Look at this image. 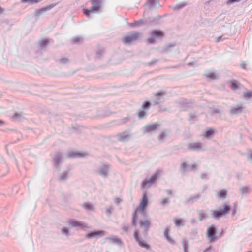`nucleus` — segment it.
<instances>
[{
	"mask_svg": "<svg viewBox=\"0 0 252 252\" xmlns=\"http://www.w3.org/2000/svg\"><path fill=\"white\" fill-rule=\"evenodd\" d=\"M230 211V206L225 203L223 204L222 208H219L218 210L211 211L212 217L216 220H219L222 217L229 213Z\"/></svg>",
	"mask_w": 252,
	"mask_h": 252,
	"instance_id": "nucleus-1",
	"label": "nucleus"
},
{
	"mask_svg": "<svg viewBox=\"0 0 252 252\" xmlns=\"http://www.w3.org/2000/svg\"><path fill=\"white\" fill-rule=\"evenodd\" d=\"M217 233V229L215 225H211L208 227L206 232V236L209 243H215L219 240Z\"/></svg>",
	"mask_w": 252,
	"mask_h": 252,
	"instance_id": "nucleus-2",
	"label": "nucleus"
},
{
	"mask_svg": "<svg viewBox=\"0 0 252 252\" xmlns=\"http://www.w3.org/2000/svg\"><path fill=\"white\" fill-rule=\"evenodd\" d=\"M141 35L139 32H132L123 39L122 42L125 44H130L132 42L138 40Z\"/></svg>",
	"mask_w": 252,
	"mask_h": 252,
	"instance_id": "nucleus-3",
	"label": "nucleus"
},
{
	"mask_svg": "<svg viewBox=\"0 0 252 252\" xmlns=\"http://www.w3.org/2000/svg\"><path fill=\"white\" fill-rule=\"evenodd\" d=\"M164 36V33L159 30H154L151 31V36L147 39L149 44H154L156 42V39L162 38Z\"/></svg>",
	"mask_w": 252,
	"mask_h": 252,
	"instance_id": "nucleus-4",
	"label": "nucleus"
},
{
	"mask_svg": "<svg viewBox=\"0 0 252 252\" xmlns=\"http://www.w3.org/2000/svg\"><path fill=\"white\" fill-rule=\"evenodd\" d=\"M63 154L62 152L57 151L52 158L54 167L59 170L61 168L60 164L63 162Z\"/></svg>",
	"mask_w": 252,
	"mask_h": 252,
	"instance_id": "nucleus-5",
	"label": "nucleus"
},
{
	"mask_svg": "<svg viewBox=\"0 0 252 252\" xmlns=\"http://www.w3.org/2000/svg\"><path fill=\"white\" fill-rule=\"evenodd\" d=\"M133 237L136 242L138 244V245L142 248H144L146 250H150V246L149 244L146 243V242L143 240L141 237H140L138 230L136 229L133 233Z\"/></svg>",
	"mask_w": 252,
	"mask_h": 252,
	"instance_id": "nucleus-6",
	"label": "nucleus"
},
{
	"mask_svg": "<svg viewBox=\"0 0 252 252\" xmlns=\"http://www.w3.org/2000/svg\"><path fill=\"white\" fill-rule=\"evenodd\" d=\"M202 145L200 142L189 143L187 145V149L192 151H202L203 150Z\"/></svg>",
	"mask_w": 252,
	"mask_h": 252,
	"instance_id": "nucleus-7",
	"label": "nucleus"
},
{
	"mask_svg": "<svg viewBox=\"0 0 252 252\" xmlns=\"http://www.w3.org/2000/svg\"><path fill=\"white\" fill-rule=\"evenodd\" d=\"M158 173L156 172L154 173L150 179H145L141 184V186L142 188H145L146 187H149L151 185L153 184L157 179L158 177Z\"/></svg>",
	"mask_w": 252,
	"mask_h": 252,
	"instance_id": "nucleus-8",
	"label": "nucleus"
},
{
	"mask_svg": "<svg viewBox=\"0 0 252 252\" xmlns=\"http://www.w3.org/2000/svg\"><path fill=\"white\" fill-rule=\"evenodd\" d=\"M69 225L73 227H77V229H83L86 227V223L78 221L73 219H70L68 222Z\"/></svg>",
	"mask_w": 252,
	"mask_h": 252,
	"instance_id": "nucleus-9",
	"label": "nucleus"
},
{
	"mask_svg": "<svg viewBox=\"0 0 252 252\" xmlns=\"http://www.w3.org/2000/svg\"><path fill=\"white\" fill-rule=\"evenodd\" d=\"M148 204V200L146 192H144L143 194L142 200L139 205L140 211L142 214L144 216L146 214L145 208Z\"/></svg>",
	"mask_w": 252,
	"mask_h": 252,
	"instance_id": "nucleus-10",
	"label": "nucleus"
},
{
	"mask_svg": "<svg viewBox=\"0 0 252 252\" xmlns=\"http://www.w3.org/2000/svg\"><path fill=\"white\" fill-rule=\"evenodd\" d=\"M160 124L156 123L154 124H149L145 125L143 128L144 133H151L156 131L159 126Z\"/></svg>",
	"mask_w": 252,
	"mask_h": 252,
	"instance_id": "nucleus-11",
	"label": "nucleus"
},
{
	"mask_svg": "<svg viewBox=\"0 0 252 252\" xmlns=\"http://www.w3.org/2000/svg\"><path fill=\"white\" fill-rule=\"evenodd\" d=\"M56 5V4H50L43 8L37 9L34 11V15L35 17H39L41 14H43L45 12L51 10Z\"/></svg>",
	"mask_w": 252,
	"mask_h": 252,
	"instance_id": "nucleus-12",
	"label": "nucleus"
},
{
	"mask_svg": "<svg viewBox=\"0 0 252 252\" xmlns=\"http://www.w3.org/2000/svg\"><path fill=\"white\" fill-rule=\"evenodd\" d=\"M104 232L103 230H94L87 234L86 238L90 239L94 237H101L104 236Z\"/></svg>",
	"mask_w": 252,
	"mask_h": 252,
	"instance_id": "nucleus-13",
	"label": "nucleus"
},
{
	"mask_svg": "<svg viewBox=\"0 0 252 252\" xmlns=\"http://www.w3.org/2000/svg\"><path fill=\"white\" fill-rule=\"evenodd\" d=\"M139 225H140V227H144V232H143L144 235H147L148 233L149 227L151 225L150 221L147 219L141 220L139 221Z\"/></svg>",
	"mask_w": 252,
	"mask_h": 252,
	"instance_id": "nucleus-14",
	"label": "nucleus"
},
{
	"mask_svg": "<svg viewBox=\"0 0 252 252\" xmlns=\"http://www.w3.org/2000/svg\"><path fill=\"white\" fill-rule=\"evenodd\" d=\"M110 166L108 164H103L98 169L99 174L106 178L108 177L109 172Z\"/></svg>",
	"mask_w": 252,
	"mask_h": 252,
	"instance_id": "nucleus-15",
	"label": "nucleus"
},
{
	"mask_svg": "<svg viewBox=\"0 0 252 252\" xmlns=\"http://www.w3.org/2000/svg\"><path fill=\"white\" fill-rule=\"evenodd\" d=\"M197 165L194 163L191 165H187L185 162H184L181 165V170L182 172L184 173L187 171H188V168H189V170H197V169L196 168Z\"/></svg>",
	"mask_w": 252,
	"mask_h": 252,
	"instance_id": "nucleus-16",
	"label": "nucleus"
},
{
	"mask_svg": "<svg viewBox=\"0 0 252 252\" xmlns=\"http://www.w3.org/2000/svg\"><path fill=\"white\" fill-rule=\"evenodd\" d=\"M244 107L242 105H237V107H232L230 113L232 115H235L241 114L243 112Z\"/></svg>",
	"mask_w": 252,
	"mask_h": 252,
	"instance_id": "nucleus-17",
	"label": "nucleus"
},
{
	"mask_svg": "<svg viewBox=\"0 0 252 252\" xmlns=\"http://www.w3.org/2000/svg\"><path fill=\"white\" fill-rule=\"evenodd\" d=\"M91 2L93 8H94L99 12V9L103 4V1L102 0H91Z\"/></svg>",
	"mask_w": 252,
	"mask_h": 252,
	"instance_id": "nucleus-18",
	"label": "nucleus"
},
{
	"mask_svg": "<svg viewBox=\"0 0 252 252\" xmlns=\"http://www.w3.org/2000/svg\"><path fill=\"white\" fill-rule=\"evenodd\" d=\"M129 136V134L127 131H125L122 133H119L117 135V139L120 141L127 140Z\"/></svg>",
	"mask_w": 252,
	"mask_h": 252,
	"instance_id": "nucleus-19",
	"label": "nucleus"
},
{
	"mask_svg": "<svg viewBox=\"0 0 252 252\" xmlns=\"http://www.w3.org/2000/svg\"><path fill=\"white\" fill-rule=\"evenodd\" d=\"M106 239L110 240L112 243L115 244L118 246H122L123 245V242L121 239L116 236L113 237H107Z\"/></svg>",
	"mask_w": 252,
	"mask_h": 252,
	"instance_id": "nucleus-20",
	"label": "nucleus"
},
{
	"mask_svg": "<svg viewBox=\"0 0 252 252\" xmlns=\"http://www.w3.org/2000/svg\"><path fill=\"white\" fill-rule=\"evenodd\" d=\"M84 156L83 153L76 152L73 151H69L67 154L68 158H76L79 157H82Z\"/></svg>",
	"mask_w": 252,
	"mask_h": 252,
	"instance_id": "nucleus-21",
	"label": "nucleus"
},
{
	"mask_svg": "<svg viewBox=\"0 0 252 252\" xmlns=\"http://www.w3.org/2000/svg\"><path fill=\"white\" fill-rule=\"evenodd\" d=\"M200 197L201 195L199 193H197L195 195H192L186 201V203H193L195 202L196 200L199 199L200 198Z\"/></svg>",
	"mask_w": 252,
	"mask_h": 252,
	"instance_id": "nucleus-22",
	"label": "nucleus"
},
{
	"mask_svg": "<svg viewBox=\"0 0 252 252\" xmlns=\"http://www.w3.org/2000/svg\"><path fill=\"white\" fill-rule=\"evenodd\" d=\"M187 5V2L184 1L177 4L173 8L174 11H178Z\"/></svg>",
	"mask_w": 252,
	"mask_h": 252,
	"instance_id": "nucleus-23",
	"label": "nucleus"
},
{
	"mask_svg": "<svg viewBox=\"0 0 252 252\" xmlns=\"http://www.w3.org/2000/svg\"><path fill=\"white\" fill-rule=\"evenodd\" d=\"M83 206L87 210L91 211H94L95 210V207L94 205L89 202L84 203Z\"/></svg>",
	"mask_w": 252,
	"mask_h": 252,
	"instance_id": "nucleus-24",
	"label": "nucleus"
},
{
	"mask_svg": "<svg viewBox=\"0 0 252 252\" xmlns=\"http://www.w3.org/2000/svg\"><path fill=\"white\" fill-rule=\"evenodd\" d=\"M138 208L135 210V211L133 213L132 217V221H131V225L132 226H136L137 225V211Z\"/></svg>",
	"mask_w": 252,
	"mask_h": 252,
	"instance_id": "nucleus-25",
	"label": "nucleus"
},
{
	"mask_svg": "<svg viewBox=\"0 0 252 252\" xmlns=\"http://www.w3.org/2000/svg\"><path fill=\"white\" fill-rule=\"evenodd\" d=\"M230 87L233 90H235L239 88V83L235 80L230 81Z\"/></svg>",
	"mask_w": 252,
	"mask_h": 252,
	"instance_id": "nucleus-26",
	"label": "nucleus"
},
{
	"mask_svg": "<svg viewBox=\"0 0 252 252\" xmlns=\"http://www.w3.org/2000/svg\"><path fill=\"white\" fill-rule=\"evenodd\" d=\"M69 171H64L59 178V180L63 181L66 180L68 178Z\"/></svg>",
	"mask_w": 252,
	"mask_h": 252,
	"instance_id": "nucleus-27",
	"label": "nucleus"
},
{
	"mask_svg": "<svg viewBox=\"0 0 252 252\" xmlns=\"http://www.w3.org/2000/svg\"><path fill=\"white\" fill-rule=\"evenodd\" d=\"M134 24H136V27H140L147 25V22L146 20L141 19L137 21H135Z\"/></svg>",
	"mask_w": 252,
	"mask_h": 252,
	"instance_id": "nucleus-28",
	"label": "nucleus"
},
{
	"mask_svg": "<svg viewBox=\"0 0 252 252\" xmlns=\"http://www.w3.org/2000/svg\"><path fill=\"white\" fill-rule=\"evenodd\" d=\"M49 44V40L47 39H43L39 42V45L41 48L45 47Z\"/></svg>",
	"mask_w": 252,
	"mask_h": 252,
	"instance_id": "nucleus-29",
	"label": "nucleus"
},
{
	"mask_svg": "<svg viewBox=\"0 0 252 252\" xmlns=\"http://www.w3.org/2000/svg\"><path fill=\"white\" fill-rule=\"evenodd\" d=\"M215 131L213 129H209L206 131L204 133V136L206 138H209L211 137L214 134Z\"/></svg>",
	"mask_w": 252,
	"mask_h": 252,
	"instance_id": "nucleus-30",
	"label": "nucleus"
},
{
	"mask_svg": "<svg viewBox=\"0 0 252 252\" xmlns=\"http://www.w3.org/2000/svg\"><path fill=\"white\" fill-rule=\"evenodd\" d=\"M199 220L202 221L208 217V215L204 212V210H200L199 211Z\"/></svg>",
	"mask_w": 252,
	"mask_h": 252,
	"instance_id": "nucleus-31",
	"label": "nucleus"
},
{
	"mask_svg": "<svg viewBox=\"0 0 252 252\" xmlns=\"http://www.w3.org/2000/svg\"><path fill=\"white\" fill-rule=\"evenodd\" d=\"M83 38L80 36L74 37L71 39V42L72 44H78L80 41H82Z\"/></svg>",
	"mask_w": 252,
	"mask_h": 252,
	"instance_id": "nucleus-32",
	"label": "nucleus"
},
{
	"mask_svg": "<svg viewBox=\"0 0 252 252\" xmlns=\"http://www.w3.org/2000/svg\"><path fill=\"white\" fill-rule=\"evenodd\" d=\"M240 190L242 195L248 194L250 192V189L248 186L243 187Z\"/></svg>",
	"mask_w": 252,
	"mask_h": 252,
	"instance_id": "nucleus-33",
	"label": "nucleus"
},
{
	"mask_svg": "<svg viewBox=\"0 0 252 252\" xmlns=\"http://www.w3.org/2000/svg\"><path fill=\"white\" fill-rule=\"evenodd\" d=\"M243 97L245 99L248 100L252 97V92L251 91H247L244 93Z\"/></svg>",
	"mask_w": 252,
	"mask_h": 252,
	"instance_id": "nucleus-34",
	"label": "nucleus"
},
{
	"mask_svg": "<svg viewBox=\"0 0 252 252\" xmlns=\"http://www.w3.org/2000/svg\"><path fill=\"white\" fill-rule=\"evenodd\" d=\"M188 120L191 123H193L194 122L197 121V117L196 115L194 113H190L189 115Z\"/></svg>",
	"mask_w": 252,
	"mask_h": 252,
	"instance_id": "nucleus-35",
	"label": "nucleus"
},
{
	"mask_svg": "<svg viewBox=\"0 0 252 252\" xmlns=\"http://www.w3.org/2000/svg\"><path fill=\"white\" fill-rule=\"evenodd\" d=\"M151 106V103L150 102L147 101H145L142 105V108L143 110H147Z\"/></svg>",
	"mask_w": 252,
	"mask_h": 252,
	"instance_id": "nucleus-36",
	"label": "nucleus"
},
{
	"mask_svg": "<svg viewBox=\"0 0 252 252\" xmlns=\"http://www.w3.org/2000/svg\"><path fill=\"white\" fill-rule=\"evenodd\" d=\"M42 0H21L23 3H30L32 4L38 3L41 1Z\"/></svg>",
	"mask_w": 252,
	"mask_h": 252,
	"instance_id": "nucleus-37",
	"label": "nucleus"
},
{
	"mask_svg": "<svg viewBox=\"0 0 252 252\" xmlns=\"http://www.w3.org/2000/svg\"><path fill=\"white\" fill-rule=\"evenodd\" d=\"M227 195V192L225 190H221L218 192V196L220 198H225Z\"/></svg>",
	"mask_w": 252,
	"mask_h": 252,
	"instance_id": "nucleus-38",
	"label": "nucleus"
},
{
	"mask_svg": "<svg viewBox=\"0 0 252 252\" xmlns=\"http://www.w3.org/2000/svg\"><path fill=\"white\" fill-rule=\"evenodd\" d=\"M175 224L176 226H183V220L182 219H176L174 220Z\"/></svg>",
	"mask_w": 252,
	"mask_h": 252,
	"instance_id": "nucleus-39",
	"label": "nucleus"
},
{
	"mask_svg": "<svg viewBox=\"0 0 252 252\" xmlns=\"http://www.w3.org/2000/svg\"><path fill=\"white\" fill-rule=\"evenodd\" d=\"M104 53V49L103 48L99 49L96 52V55L98 58H100L102 55Z\"/></svg>",
	"mask_w": 252,
	"mask_h": 252,
	"instance_id": "nucleus-40",
	"label": "nucleus"
},
{
	"mask_svg": "<svg viewBox=\"0 0 252 252\" xmlns=\"http://www.w3.org/2000/svg\"><path fill=\"white\" fill-rule=\"evenodd\" d=\"M138 116L139 119H144L146 116V113L144 110L139 111Z\"/></svg>",
	"mask_w": 252,
	"mask_h": 252,
	"instance_id": "nucleus-41",
	"label": "nucleus"
},
{
	"mask_svg": "<svg viewBox=\"0 0 252 252\" xmlns=\"http://www.w3.org/2000/svg\"><path fill=\"white\" fill-rule=\"evenodd\" d=\"M62 233L65 235L66 236H68L69 234V231L67 227H63L61 229Z\"/></svg>",
	"mask_w": 252,
	"mask_h": 252,
	"instance_id": "nucleus-42",
	"label": "nucleus"
},
{
	"mask_svg": "<svg viewBox=\"0 0 252 252\" xmlns=\"http://www.w3.org/2000/svg\"><path fill=\"white\" fill-rule=\"evenodd\" d=\"M205 76L209 78L215 80L216 79V76L214 72H210L205 75Z\"/></svg>",
	"mask_w": 252,
	"mask_h": 252,
	"instance_id": "nucleus-43",
	"label": "nucleus"
},
{
	"mask_svg": "<svg viewBox=\"0 0 252 252\" xmlns=\"http://www.w3.org/2000/svg\"><path fill=\"white\" fill-rule=\"evenodd\" d=\"M170 203V200L169 198H165L163 199L161 201L162 205L164 206L166 204H168Z\"/></svg>",
	"mask_w": 252,
	"mask_h": 252,
	"instance_id": "nucleus-44",
	"label": "nucleus"
},
{
	"mask_svg": "<svg viewBox=\"0 0 252 252\" xmlns=\"http://www.w3.org/2000/svg\"><path fill=\"white\" fill-rule=\"evenodd\" d=\"M166 136H167V135L166 134L165 131H163L159 135V136L158 137V139L159 140H162L163 139H164L166 137Z\"/></svg>",
	"mask_w": 252,
	"mask_h": 252,
	"instance_id": "nucleus-45",
	"label": "nucleus"
},
{
	"mask_svg": "<svg viewBox=\"0 0 252 252\" xmlns=\"http://www.w3.org/2000/svg\"><path fill=\"white\" fill-rule=\"evenodd\" d=\"M184 251H186L188 249V242L187 240H184L183 242Z\"/></svg>",
	"mask_w": 252,
	"mask_h": 252,
	"instance_id": "nucleus-46",
	"label": "nucleus"
},
{
	"mask_svg": "<svg viewBox=\"0 0 252 252\" xmlns=\"http://www.w3.org/2000/svg\"><path fill=\"white\" fill-rule=\"evenodd\" d=\"M69 61L68 59L66 58H63L59 60V62L61 64H65Z\"/></svg>",
	"mask_w": 252,
	"mask_h": 252,
	"instance_id": "nucleus-47",
	"label": "nucleus"
},
{
	"mask_svg": "<svg viewBox=\"0 0 252 252\" xmlns=\"http://www.w3.org/2000/svg\"><path fill=\"white\" fill-rule=\"evenodd\" d=\"M221 113V110L219 108H214L212 111L211 114L214 115L215 114H220Z\"/></svg>",
	"mask_w": 252,
	"mask_h": 252,
	"instance_id": "nucleus-48",
	"label": "nucleus"
},
{
	"mask_svg": "<svg viewBox=\"0 0 252 252\" xmlns=\"http://www.w3.org/2000/svg\"><path fill=\"white\" fill-rule=\"evenodd\" d=\"M113 209V208L112 206H109L106 211V213L108 216H110L112 214V210Z\"/></svg>",
	"mask_w": 252,
	"mask_h": 252,
	"instance_id": "nucleus-49",
	"label": "nucleus"
},
{
	"mask_svg": "<svg viewBox=\"0 0 252 252\" xmlns=\"http://www.w3.org/2000/svg\"><path fill=\"white\" fill-rule=\"evenodd\" d=\"M166 93L165 91H160L156 93L155 95V96H164L166 94Z\"/></svg>",
	"mask_w": 252,
	"mask_h": 252,
	"instance_id": "nucleus-50",
	"label": "nucleus"
},
{
	"mask_svg": "<svg viewBox=\"0 0 252 252\" xmlns=\"http://www.w3.org/2000/svg\"><path fill=\"white\" fill-rule=\"evenodd\" d=\"M167 241L170 243L172 245H174L175 244V241L173 239H172L170 236L169 237H166V238Z\"/></svg>",
	"mask_w": 252,
	"mask_h": 252,
	"instance_id": "nucleus-51",
	"label": "nucleus"
},
{
	"mask_svg": "<svg viewBox=\"0 0 252 252\" xmlns=\"http://www.w3.org/2000/svg\"><path fill=\"white\" fill-rule=\"evenodd\" d=\"M129 225L128 224H126V225H124L122 227V229L124 231V232L125 233H127V231H128V230L129 229Z\"/></svg>",
	"mask_w": 252,
	"mask_h": 252,
	"instance_id": "nucleus-52",
	"label": "nucleus"
},
{
	"mask_svg": "<svg viewBox=\"0 0 252 252\" xmlns=\"http://www.w3.org/2000/svg\"><path fill=\"white\" fill-rule=\"evenodd\" d=\"M169 233L170 230L168 228H166L164 232V236L165 237V238H166V237L169 236Z\"/></svg>",
	"mask_w": 252,
	"mask_h": 252,
	"instance_id": "nucleus-53",
	"label": "nucleus"
},
{
	"mask_svg": "<svg viewBox=\"0 0 252 252\" xmlns=\"http://www.w3.org/2000/svg\"><path fill=\"white\" fill-rule=\"evenodd\" d=\"M156 0H147V4L150 6H154Z\"/></svg>",
	"mask_w": 252,
	"mask_h": 252,
	"instance_id": "nucleus-54",
	"label": "nucleus"
},
{
	"mask_svg": "<svg viewBox=\"0 0 252 252\" xmlns=\"http://www.w3.org/2000/svg\"><path fill=\"white\" fill-rule=\"evenodd\" d=\"M200 177L203 180H208V179L207 174L206 173H202Z\"/></svg>",
	"mask_w": 252,
	"mask_h": 252,
	"instance_id": "nucleus-55",
	"label": "nucleus"
},
{
	"mask_svg": "<svg viewBox=\"0 0 252 252\" xmlns=\"http://www.w3.org/2000/svg\"><path fill=\"white\" fill-rule=\"evenodd\" d=\"M158 61V60L157 59H154L153 60H152L151 61H150L149 63H148V65L149 66H151L152 65H153L154 64H155L156 63H157V62Z\"/></svg>",
	"mask_w": 252,
	"mask_h": 252,
	"instance_id": "nucleus-56",
	"label": "nucleus"
},
{
	"mask_svg": "<svg viewBox=\"0 0 252 252\" xmlns=\"http://www.w3.org/2000/svg\"><path fill=\"white\" fill-rule=\"evenodd\" d=\"M241 0H228L227 1V4H231L235 2H239Z\"/></svg>",
	"mask_w": 252,
	"mask_h": 252,
	"instance_id": "nucleus-57",
	"label": "nucleus"
},
{
	"mask_svg": "<svg viewBox=\"0 0 252 252\" xmlns=\"http://www.w3.org/2000/svg\"><path fill=\"white\" fill-rule=\"evenodd\" d=\"M83 13L87 17H89V15H90V12H89V9H83Z\"/></svg>",
	"mask_w": 252,
	"mask_h": 252,
	"instance_id": "nucleus-58",
	"label": "nucleus"
},
{
	"mask_svg": "<svg viewBox=\"0 0 252 252\" xmlns=\"http://www.w3.org/2000/svg\"><path fill=\"white\" fill-rule=\"evenodd\" d=\"M122 201H123V200L121 198L117 197L115 199L114 202L116 204H119L121 202H122Z\"/></svg>",
	"mask_w": 252,
	"mask_h": 252,
	"instance_id": "nucleus-59",
	"label": "nucleus"
},
{
	"mask_svg": "<svg viewBox=\"0 0 252 252\" xmlns=\"http://www.w3.org/2000/svg\"><path fill=\"white\" fill-rule=\"evenodd\" d=\"M89 12L90 13H97L99 12L97 10L94 9V8H93V6H92L91 8L90 9H89Z\"/></svg>",
	"mask_w": 252,
	"mask_h": 252,
	"instance_id": "nucleus-60",
	"label": "nucleus"
},
{
	"mask_svg": "<svg viewBox=\"0 0 252 252\" xmlns=\"http://www.w3.org/2000/svg\"><path fill=\"white\" fill-rule=\"evenodd\" d=\"M175 46V44L174 43H170L166 46L165 50H167L168 48L173 47Z\"/></svg>",
	"mask_w": 252,
	"mask_h": 252,
	"instance_id": "nucleus-61",
	"label": "nucleus"
},
{
	"mask_svg": "<svg viewBox=\"0 0 252 252\" xmlns=\"http://www.w3.org/2000/svg\"><path fill=\"white\" fill-rule=\"evenodd\" d=\"M246 63H245V62H243L241 64V67L243 69H246Z\"/></svg>",
	"mask_w": 252,
	"mask_h": 252,
	"instance_id": "nucleus-62",
	"label": "nucleus"
},
{
	"mask_svg": "<svg viewBox=\"0 0 252 252\" xmlns=\"http://www.w3.org/2000/svg\"><path fill=\"white\" fill-rule=\"evenodd\" d=\"M224 234V231H223V229H222L221 232L219 233V236H218L219 239L223 236Z\"/></svg>",
	"mask_w": 252,
	"mask_h": 252,
	"instance_id": "nucleus-63",
	"label": "nucleus"
},
{
	"mask_svg": "<svg viewBox=\"0 0 252 252\" xmlns=\"http://www.w3.org/2000/svg\"><path fill=\"white\" fill-rule=\"evenodd\" d=\"M180 104L182 105L187 106H189L191 104L190 103H185L184 102H182L180 103Z\"/></svg>",
	"mask_w": 252,
	"mask_h": 252,
	"instance_id": "nucleus-64",
	"label": "nucleus"
}]
</instances>
